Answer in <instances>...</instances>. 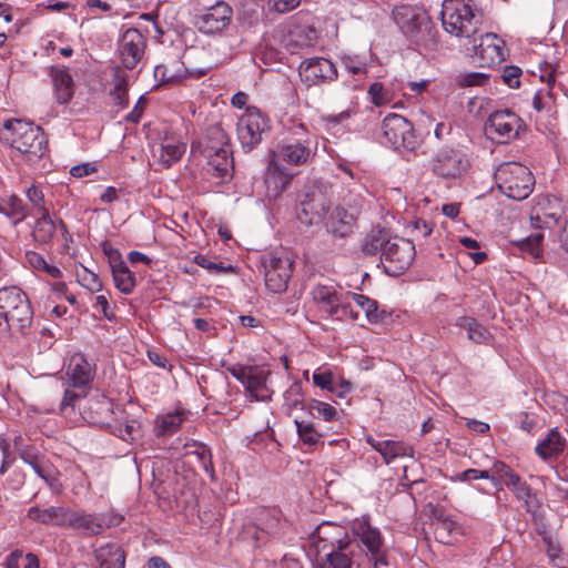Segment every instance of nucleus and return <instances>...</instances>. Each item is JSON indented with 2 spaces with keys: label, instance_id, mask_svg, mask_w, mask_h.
Returning a JSON list of instances; mask_svg holds the SVG:
<instances>
[{
  "label": "nucleus",
  "instance_id": "f257e3e1",
  "mask_svg": "<svg viewBox=\"0 0 568 568\" xmlns=\"http://www.w3.org/2000/svg\"><path fill=\"white\" fill-rule=\"evenodd\" d=\"M311 538L317 555L325 557L329 568H352L354 556L361 551L358 542L341 525L322 523Z\"/></svg>",
  "mask_w": 568,
  "mask_h": 568
},
{
  "label": "nucleus",
  "instance_id": "f03ea898",
  "mask_svg": "<svg viewBox=\"0 0 568 568\" xmlns=\"http://www.w3.org/2000/svg\"><path fill=\"white\" fill-rule=\"evenodd\" d=\"M440 16L444 30L455 37L471 38L481 24V13L471 0H445Z\"/></svg>",
  "mask_w": 568,
  "mask_h": 568
},
{
  "label": "nucleus",
  "instance_id": "7ed1b4c3",
  "mask_svg": "<svg viewBox=\"0 0 568 568\" xmlns=\"http://www.w3.org/2000/svg\"><path fill=\"white\" fill-rule=\"evenodd\" d=\"M0 318L6 331L26 334L30 328L33 312L26 293L17 286L0 288Z\"/></svg>",
  "mask_w": 568,
  "mask_h": 568
},
{
  "label": "nucleus",
  "instance_id": "20e7f679",
  "mask_svg": "<svg viewBox=\"0 0 568 568\" xmlns=\"http://www.w3.org/2000/svg\"><path fill=\"white\" fill-rule=\"evenodd\" d=\"M3 129L10 133L6 136L12 148L29 155V160L41 159L47 149V139L43 130L31 122L21 120H7Z\"/></svg>",
  "mask_w": 568,
  "mask_h": 568
},
{
  "label": "nucleus",
  "instance_id": "39448f33",
  "mask_svg": "<svg viewBox=\"0 0 568 568\" xmlns=\"http://www.w3.org/2000/svg\"><path fill=\"white\" fill-rule=\"evenodd\" d=\"M415 255L413 241L398 236L387 239L382 254L385 272L390 276L403 274L412 265Z\"/></svg>",
  "mask_w": 568,
  "mask_h": 568
},
{
  "label": "nucleus",
  "instance_id": "423d86ee",
  "mask_svg": "<svg viewBox=\"0 0 568 568\" xmlns=\"http://www.w3.org/2000/svg\"><path fill=\"white\" fill-rule=\"evenodd\" d=\"M393 18L400 30L416 44L425 43L426 37L432 33V22L426 12L419 8L408 4L396 7L393 11Z\"/></svg>",
  "mask_w": 568,
  "mask_h": 568
},
{
  "label": "nucleus",
  "instance_id": "0eeeda50",
  "mask_svg": "<svg viewBox=\"0 0 568 568\" xmlns=\"http://www.w3.org/2000/svg\"><path fill=\"white\" fill-rule=\"evenodd\" d=\"M382 133L384 138L382 142L394 150L413 151L418 145L413 124L399 114L389 113L384 118Z\"/></svg>",
  "mask_w": 568,
  "mask_h": 568
},
{
  "label": "nucleus",
  "instance_id": "6e6552de",
  "mask_svg": "<svg viewBox=\"0 0 568 568\" xmlns=\"http://www.w3.org/2000/svg\"><path fill=\"white\" fill-rule=\"evenodd\" d=\"M499 189L510 199L526 200L532 192L531 173L527 166L509 163L499 170Z\"/></svg>",
  "mask_w": 568,
  "mask_h": 568
},
{
  "label": "nucleus",
  "instance_id": "1a4fd4ad",
  "mask_svg": "<svg viewBox=\"0 0 568 568\" xmlns=\"http://www.w3.org/2000/svg\"><path fill=\"white\" fill-rule=\"evenodd\" d=\"M268 129V119L256 108L247 106L237 122V138L245 152L252 151L261 143Z\"/></svg>",
  "mask_w": 568,
  "mask_h": 568
},
{
  "label": "nucleus",
  "instance_id": "9d476101",
  "mask_svg": "<svg viewBox=\"0 0 568 568\" xmlns=\"http://www.w3.org/2000/svg\"><path fill=\"white\" fill-rule=\"evenodd\" d=\"M523 128V120L508 109L493 112L485 123L486 134L498 143H507L517 138Z\"/></svg>",
  "mask_w": 568,
  "mask_h": 568
},
{
  "label": "nucleus",
  "instance_id": "9b49d317",
  "mask_svg": "<svg viewBox=\"0 0 568 568\" xmlns=\"http://www.w3.org/2000/svg\"><path fill=\"white\" fill-rule=\"evenodd\" d=\"M352 531L367 549L374 566H387V551L378 528L373 527L368 517L357 518L352 524Z\"/></svg>",
  "mask_w": 568,
  "mask_h": 568
},
{
  "label": "nucleus",
  "instance_id": "f8f14e48",
  "mask_svg": "<svg viewBox=\"0 0 568 568\" xmlns=\"http://www.w3.org/2000/svg\"><path fill=\"white\" fill-rule=\"evenodd\" d=\"M265 286L272 293H283L292 276L293 262L287 256L268 253L262 257Z\"/></svg>",
  "mask_w": 568,
  "mask_h": 568
},
{
  "label": "nucleus",
  "instance_id": "ddd939ff",
  "mask_svg": "<svg viewBox=\"0 0 568 568\" xmlns=\"http://www.w3.org/2000/svg\"><path fill=\"white\" fill-rule=\"evenodd\" d=\"M467 156L457 149L443 148L432 160V170L435 175L444 180H457L468 169Z\"/></svg>",
  "mask_w": 568,
  "mask_h": 568
},
{
  "label": "nucleus",
  "instance_id": "4468645a",
  "mask_svg": "<svg viewBox=\"0 0 568 568\" xmlns=\"http://www.w3.org/2000/svg\"><path fill=\"white\" fill-rule=\"evenodd\" d=\"M123 517L115 514H87L70 509L67 527L89 535H99L110 527L119 526Z\"/></svg>",
  "mask_w": 568,
  "mask_h": 568
},
{
  "label": "nucleus",
  "instance_id": "2eb2a0df",
  "mask_svg": "<svg viewBox=\"0 0 568 568\" xmlns=\"http://www.w3.org/2000/svg\"><path fill=\"white\" fill-rule=\"evenodd\" d=\"M231 375L241 382L250 396L255 400L271 398L270 389L266 386L268 372L257 366L235 365L229 368Z\"/></svg>",
  "mask_w": 568,
  "mask_h": 568
},
{
  "label": "nucleus",
  "instance_id": "dca6fc26",
  "mask_svg": "<svg viewBox=\"0 0 568 568\" xmlns=\"http://www.w3.org/2000/svg\"><path fill=\"white\" fill-rule=\"evenodd\" d=\"M480 67H491L505 61L507 50L505 41L496 33L480 36L479 43L474 40V55Z\"/></svg>",
  "mask_w": 568,
  "mask_h": 568
},
{
  "label": "nucleus",
  "instance_id": "f3484780",
  "mask_svg": "<svg viewBox=\"0 0 568 568\" xmlns=\"http://www.w3.org/2000/svg\"><path fill=\"white\" fill-rule=\"evenodd\" d=\"M301 80L307 85H316L337 78L335 64L325 58L305 59L298 67Z\"/></svg>",
  "mask_w": 568,
  "mask_h": 568
},
{
  "label": "nucleus",
  "instance_id": "a211bd4d",
  "mask_svg": "<svg viewBox=\"0 0 568 568\" xmlns=\"http://www.w3.org/2000/svg\"><path fill=\"white\" fill-rule=\"evenodd\" d=\"M145 45V39L138 29L129 28L122 33L118 50L125 69L132 70L138 65L144 54Z\"/></svg>",
  "mask_w": 568,
  "mask_h": 568
},
{
  "label": "nucleus",
  "instance_id": "6ab92c4d",
  "mask_svg": "<svg viewBox=\"0 0 568 568\" xmlns=\"http://www.w3.org/2000/svg\"><path fill=\"white\" fill-rule=\"evenodd\" d=\"M270 155L281 163L285 162L290 165H302L306 163L311 156V142L308 139L298 140L288 138L282 141Z\"/></svg>",
  "mask_w": 568,
  "mask_h": 568
},
{
  "label": "nucleus",
  "instance_id": "aec40b11",
  "mask_svg": "<svg viewBox=\"0 0 568 568\" xmlns=\"http://www.w3.org/2000/svg\"><path fill=\"white\" fill-rule=\"evenodd\" d=\"M233 10L225 2H217L196 19L197 29L207 34L222 32L232 21Z\"/></svg>",
  "mask_w": 568,
  "mask_h": 568
},
{
  "label": "nucleus",
  "instance_id": "412c9836",
  "mask_svg": "<svg viewBox=\"0 0 568 568\" xmlns=\"http://www.w3.org/2000/svg\"><path fill=\"white\" fill-rule=\"evenodd\" d=\"M329 210L326 196L317 191L305 194L296 210L297 219L306 225L317 224Z\"/></svg>",
  "mask_w": 568,
  "mask_h": 568
},
{
  "label": "nucleus",
  "instance_id": "4be33fe9",
  "mask_svg": "<svg viewBox=\"0 0 568 568\" xmlns=\"http://www.w3.org/2000/svg\"><path fill=\"white\" fill-rule=\"evenodd\" d=\"M206 68L191 69L183 61L170 60L154 68V78L162 84L179 83L186 78H199L206 74Z\"/></svg>",
  "mask_w": 568,
  "mask_h": 568
},
{
  "label": "nucleus",
  "instance_id": "5701e85b",
  "mask_svg": "<svg viewBox=\"0 0 568 568\" xmlns=\"http://www.w3.org/2000/svg\"><path fill=\"white\" fill-rule=\"evenodd\" d=\"M294 173L270 155L268 165L264 176L266 195L277 199L291 184Z\"/></svg>",
  "mask_w": 568,
  "mask_h": 568
},
{
  "label": "nucleus",
  "instance_id": "b1692460",
  "mask_svg": "<svg viewBox=\"0 0 568 568\" xmlns=\"http://www.w3.org/2000/svg\"><path fill=\"white\" fill-rule=\"evenodd\" d=\"M94 374V366L82 354L71 356L65 372L71 387L87 389L93 382Z\"/></svg>",
  "mask_w": 568,
  "mask_h": 568
},
{
  "label": "nucleus",
  "instance_id": "393cba45",
  "mask_svg": "<svg viewBox=\"0 0 568 568\" xmlns=\"http://www.w3.org/2000/svg\"><path fill=\"white\" fill-rule=\"evenodd\" d=\"M55 100L59 104H68L74 95L73 78L65 67L52 65L49 68Z\"/></svg>",
  "mask_w": 568,
  "mask_h": 568
},
{
  "label": "nucleus",
  "instance_id": "a878e982",
  "mask_svg": "<svg viewBox=\"0 0 568 568\" xmlns=\"http://www.w3.org/2000/svg\"><path fill=\"white\" fill-rule=\"evenodd\" d=\"M356 216L344 207H335L325 220L326 231L335 239L348 236L355 226Z\"/></svg>",
  "mask_w": 568,
  "mask_h": 568
},
{
  "label": "nucleus",
  "instance_id": "bb28decb",
  "mask_svg": "<svg viewBox=\"0 0 568 568\" xmlns=\"http://www.w3.org/2000/svg\"><path fill=\"white\" fill-rule=\"evenodd\" d=\"M58 227L63 236L69 235L67 226L62 220H59L57 223L50 215L49 211H43V214H39V217L33 225V240L39 244H49L53 240Z\"/></svg>",
  "mask_w": 568,
  "mask_h": 568
},
{
  "label": "nucleus",
  "instance_id": "cd10ccee",
  "mask_svg": "<svg viewBox=\"0 0 568 568\" xmlns=\"http://www.w3.org/2000/svg\"><path fill=\"white\" fill-rule=\"evenodd\" d=\"M312 297L318 305L320 310L326 313L329 317L339 315L338 313L343 311V308H341V294L332 285H316L312 290Z\"/></svg>",
  "mask_w": 568,
  "mask_h": 568
},
{
  "label": "nucleus",
  "instance_id": "c85d7f7f",
  "mask_svg": "<svg viewBox=\"0 0 568 568\" xmlns=\"http://www.w3.org/2000/svg\"><path fill=\"white\" fill-rule=\"evenodd\" d=\"M70 508L51 506L41 509L33 506L28 509L27 516L30 520L43 525L67 526L69 519Z\"/></svg>",
  "mask_w": 568,
  "mask_h": 568
},
{
  "label": "nucleus",
  "instance_id": "c756f323",
  "mask_svg": "<svg viewBox=\"0 0 568 568\" xmlns=\"http://www.w3.org/2000/svg\"><path fill=\"white\" fill-rule=\"evenodd\" d=\"M535 54L542 57V61L539 62L540 80L548 85L552 84L555 82L554 65L559 60L557 44L555 42L550 44L539 42L538 50H535Z\"/></svg>",
  "mask_w": 568,
  "mask_h": 568
},
{
  "label": "nucleus",
  "instance_id": "7c9ffc66",
  "mask_svg": "<svg viewBox=\"0 0 568 568\" xmlns=\"http://www.w3.org/2000/svg\"><path fill=\"white\" fill-rule=\"evenodd\" d=\"M537 206L542 216L539 213L535 215V230L549 227V220L554 224L557 223L560 216V202L556 196L549 194L540 195Z\"/></svg>",
  "mask_w": 568,
  "mask_h": 568
},
{
  "label": "nucleus",
  "instance_id": "2f4dec72",
  "mask_svg": "<svg viewBox=\"0 0 568 568\" xmlns=\"http://www.w3.org/2000/svg\"><path fill=\"white\" fill-rule=\"evenodd\" d=\"M95 560L100 568H124L125 552L114 542H108L94 550Z\"/></svg>",
  "mask_w": 568,
  "mask_h": 568
},
{
  "label": "nucleus",
  "instance_id": "473e14b6",
  "mask_svg": "<svg viewBox=\"0 0 568 568\" xmlns=\"http://www.w3.org/2000/svg\"><path fill=\"white\" fill-rule=\"evenodd\" d=\"M200 145L204 158H211L212 155L222 152V150H231L229 136L219 125H212L206 130L205 139L200 143Z\"/></svg>",
  "mask_w": 568,
  "mask_h": 568
},
{
  "label": "nucleus",
  "instance_id": "72a5a7b5",
  "mask_svg": "<svg viewBox=\"0 0 568 568\" xmlns=\"http://www.w3.org/2000/svg\"><path fill=\"white\" fill-rule=\"evenodd\" d=\"M84 418L89 423L101 424L112 414V403L104 395H98L85 400Z\"/></svg>",
  "mask_w": 568,
  "mask_h": 568
},
{
  "label": "nucleus",
  "instance_id": "f704fd0d",
  "mask_svg": "<svg viewBox=\"0 0 568 568\" xmlns=\"http://www.w3.org/2000/svg\"><path fill=\"white\" fill-rule=\"evenodd\" d=\"M20 458L32 467L34 473L43 479L50 487H54L58 479L52 467L38 456L32 447H26L20 450Z\"/></svg>",
  "mask_w": 568,
  "mask_h": 568
},
{
  "label": "nucleus",
  "instance_id": "c9c22d12",
  "mask_svg": "<svg viewBox=\"0 0 568 568\" xmlns=\"http://www.w3.org/2000/svg\"><path fill=\"white\" fill-rule=\"evenodd\" d=\"M564 448L565 439L559 432L554 429L535 447V453L545 462L552 463L564 452Z\"/></svg>",
  "mask_w": 568,
  "mask_h": 568
},
{
  "label": "nucleus",
  "instance_id": "e433bc0d",
  "mask_svg": "<svg viewBox=\"0 0 568 568\" xmlns=\"http://www.w3.org/2000/svg\"><path fill=\"white\" fill-rule=\"evenodd\" d=\"M186 418H187V415L183 410H175V412L159 416L156 419V425H155V435L156 436L173 435L181 428L183 422H185Z\"/></svg>",
  "mask_w": 568,
  "mask_h": 568
},
{
  "label": "nucleus",
  "instance_id": "4c0bfd02",
  "mask_svg": "<svg viewBox=\"0 0 568 568\" xmlns=\"http://www.w3.org/2000/svg\"><path fill=\"white\" fill-rule=\"evenodd\" d=\"M258 524L253 529L256 541L264 540L265 535H273L280 526V515L276 510L263 509L257 518Z\"/></svg>",
  "mask_w": 568,
  "mask_h": 568
},
{
  "label": "nucleus",
  "instance_id": "58836bf2",
  "mask_svg": "<svg viewBox=\"0 0 568 568\" xmlns=\"http://www.w3.org/2000/svg\"><path fill=\"white\" fill-rule=\"evenodd\" d=\"M538 546L546 551L550 564L555 567H562L565 559L557 530L548 531V535L540 538Z\"/></svg>",
  "mask_w": 568,
  "mask_h": 568
},
{
  "label": "nucleus",
  "instance_id": "ea45409f",
  "mask_svg": "<svg viewBox=\"0 0 568 568\" xmlns=\"http://www.w3.org/2000/svg\"><path fill=\"white\" fill-rule=\"evenodd\" d=\"M353 301L364 313L368 322L379 323L384 322L388 317V313L385 310L379 311L376 301L362 294H352Z\"/></svg>",
  "mask_w": 568,
  "mask_h": 568
},
{
  "label": "nucleus",
  "instance_id": "a19ab883",
  "mask_svg": "<svg viewBox=\"0 0 568 568\" xmlns=\"http://www.w3.org/2000/svg\"><path fill=\"white\" fill-rule=\"evenodd\" d=\"M378 446L379 448L382 447L381 455L386 464L392 463L398 457L414 456L413 447L404 442L383 440V444H379Z\"/></svg>",
  "mask_w": 568,
  "mask_h": 568
},
{
  "label": "nucleus",
  "instance_id": "79ce46f5",
  "mask_svg": "<svg viewBox=\"0 0 568 568\" xmlns=\"http://www.w3.org/2000/svg\"><path fill=\"white\" fill-rule=\"evenodd\" d=\"M456 324L465 329L468 338L475 343H488L491 338L489 331L473 317H460Z\"/></svg>",
  "mask_w": 568,
  "mask_h": 568
},
{
  "label": "nucleus",
  "instance_id": "37998d69",
  "mask_svg": "<svg viewBox=\"0 0 568 568\" xmlns=\"http://www.w3.org/2000/svg\"><path fill=\"white\" fill-rule=\"evenodd\" d=\"M231 150H222V152L205 158L209 166V171H212L217 178H225L230 175L233 169V159L231 156Z\"/></svg>",
  "mask_w": 568,
  "mask_h": 568
},
{
  "label": "nucleus",
  "instance_id": "c03bdc74",
  "mask_svg": "<svg viewBox=\"0 0 568 568\" xmlns=\"http://www.w3.org/2000/svg\"><path fill=\"white\" fill-rule=\"evenodd\" d=\"M185 152V144L180 142L164 141L159 148V162L164 168H170L178 162Z\"/></svg>",
  "mask_w": 568,
  "mask_h": 568
},
{
  "label": "nucleus",
  "instance_id": "a18cd8bd",
  "mask_svg": "<svg viewBox=\"0 0 568 568\" xmlns=\"http://www.w3.org/2000/svg\"><path fill=\"white\" fill-rule=\"evenodd\" d=\"M115 287L123 294H131L136 286V278L126 264L111 271Z\"/></svg>",
  "mask_w": 568,
  "mask_h": 568
},
{
  "label": "nucleus",
  "instance_id": "49530a36",
  "mask_svg": "<svg viewBox=\"0 0 568 568\" xmlns=\"http://www.w3.org/2000/svg\"><path fill=\"white\" fill-rule=\"evenodd\" d=\"M306 409L314 418H322L325 422H333L338 417V413L333 405L316 399H311L306 404Z\"/></svg>",
  "mask_w": 568,
  "mask_h": 568
},
{
  "label": "nucleus",
  "instance_id": "de8ad7c7",
  "mask_svg": "<svg viewBox=\"0 0 568 568\" xmlns=\"http://www.w3.org/2000/svg\"><path fill=\"white\" fill-rule=\"evenodd\" d=\"M0 211L11 219L13 225L22 222L28 215L26 205L22 200L17 196H10L8 202L1 206Z\"/></svg>",
  "mask_w": 568,
  "mask_h": 568
},
{
  "label": "nucleus",
  "instance_id": "09e8293b",
  "mask_svg": "<svg viewBox=\"0 0 568 568\" xmlns=\"http://www.w3.org/2000/svg\"><path fill=\"white\" fill-rule=\"evenodd\" d=\"M85 397V389H79V392L73 389H65L63 398L60 403V412L63 414H68L74 412L75 408H79L80 410L83 409L82 402Z\"/></svg>",
  "mask_w": 568,
  "mask_h": 568
},
{
  "label": "nucleus",
  "instance_id": "8fccbe9b",
  "mask_svg": "<svg viewBox=\"0 0 568 568\" xmlns=\"http://www.w3.org/2000/svg\"><path fill=\"white\" fill-rule=\"evenodd\" d=\"M386 241L387 240L385 239V234L382 230L372 231L366 235L362 244V252L365 255H376L381 251L383 252Z\"/></svg>",
  "mask_w": 568,
  "mask_h": 568
},
{
  "label": "nucleus",
  "instance_id": "3c124183",
  "mask_svg": "<svg viewBox=\"0 0 568 568\" xmlns=\"http://www.w3.org/2000/svg\"><path fill=\"white\" fill-rule=\"evenodd\" d=\"M284 402L288 412L294 408H306L301 382H294L284 393Z\"/></svg>",
  "mask_w": 568,
  "mask_h": 568
},
{
  "label": "nucleus",
  "instance_id": "603ef678",
  "mask_svg": "<svg viewBox=\"0 0 568 568\" xmlns=\"http://www.w3.org/2000/svg\"><path fill=\"white\" fill-rule=\"evenodd\" d=\"M291 36L300 47H311L318 38L316 29L311 26L297 27L291 32Z\"/></svg>",
  "mask_w": 568,
  "mask_h": 568
},
{
  "label": "nucleus",
  "instance_id": "864d4df0",
  "mask_svg": "<svg viewBox=\"0 0 568 568\" xmlns=\"http://www.w3.org/2000/svg\"><path fill=\"white\" fill-rule=\"evenodd\" d=\"M297 434L304 444L315 445L321 438V434L315 429L313 423L304 420H294Z\"/></svg>",
  "mask_w": 568,
  "mask_h": 568
},
{
  "label": "nucleus",
  "instance_id": "5fc2aeb1",
  "mask_svg": "<svg viewBox=\"0 0 568 568\" xmlns=\"http://www.w3.org/2000/svg\"><path fill=\"white\" fill-rule=\"evenodd\" d=\"M489 74L484 72L460 73L456 81L460 88L483 87L488 82Z\"/></svg>",
  "mask_w": 568,
  "mask_h": 568
},
{
  "label": "nucleus",
  "instance_id": "6e6d98bb",
  "mask_svg": "<svg viewBox=\"0 0 568 568\" xmlns=\"http://www.w3.org/2000/svg\"><path fill=\"white\" fill-rule=\"evenodd\" d=\"M435 526V534L442 540L449 537L454 531L459 529L455 520L444 515L436 517Z\"/></svg>",
  "mask_w": 568,
  "mask_h": 568
},
{
  "label": "nucleus",
  "instance_id": "4d7b16f0",
  "mask_svg": "<svg viewBox=\"0 0 568 568\" xmlns=\"http://www.w3.org/2000/svg\"><path fill=\"white\" fill-rule=\"evenodd\" d=\"M521 69L516 65H505L499 77L509 88H518L520 84Z\"/></svg>",
  "mask_w": 568,
  "mask_h": 568
},
{
  "label": "nucleus",
  "instance_id": "13d9d810",
  "mask_svg": "<svg viewBox=\"0 0 568 568\" xmlns=\"http://www.w3.org/2000/svg\"><path fill=\"white\" fill-rule=\"evenodd\" d=\"M26 195L33 207L38 210L39 214H43V211H49L45 205L44 194L41 189L36 185H31L27 190Z\"/></svg>",
  "mask_w": 568,
  "mask_h": 568
},
{
  "label": "nucleus",
  "instance_id": "bf43d9fd",
  "mask_svg": "<svg viewBox=\"0 0 568 568\" xmlns=\"http://www.w3.org/2000/svg\"><path fill=\"white\" fill-rule=\"evenodd\" d=\"M110 95L116 105H120L121 108L128 106V89L124 79L116 80V83L113 90H111Z\"/></svg>",
  "mask_w": 568,
  "mask_h": 568
},
{
  "label": "nucleus",
  "instance_id": "052dcab7",
  "mask_svg": "<svg viewBox=\"0 0 568 568\" xmlns=\"http://www.w3.org/2000/svg\"><path fill=\"white\" fill-rule=\"evenodd\" d=\"M557 527L555 523L551 521L550 518L546 517L541 513L535 511V532L538 534L540 538L545 537L548 531H555Z\"/></svg>",
  "mask_w": 568,
  "mask_h": 568
},
{
  "label": "nucleus",
  "instance_id": "680f3d73",
  "mask_svg": "<svg viewBox=\"0 0 568 568\" xmlns=\"http://www.w3.org/2000/svg\"><path fill=\"white\" fill-rule=\"evenodd\" d=\"M505 484L507 485V487L513 489V491L516 494V497L519 500H521L524 506L526 507V509L529 510V501H528V499L530 497L529 487L525 483H521L519 477H518L517 483H510V480H506Z\"/></svg>",
  "mask_w": 568,
  "mask_h": 568
},
{
  "label": "nucleus",
  "instance_id": "e2e57ef3",
  "mask_svg": "<svg viewBox=\"0 0 568 568\" xmlns=\"http://www.w3.org/2000/svg\"><path fill=\"white\" fill-rule=\"evenodd\" d=\"M0 452L2 453V463L0 466V475H4L8 471V469L12 466L16 458L10 453V444L2 436H0Z\"/></svg>",
  "mask_w": 568,
  "mask_h": 568
},
{
  "label": "nucleus",
  "instance_id": "0e129e2a",
  "mask_svg": "<svg viewBox=\"0 0 568 568\" xmlns=\"http://www.w3.org/2000/svg\"><path fill=\"white\" fill-rule=\"evenodd\" d=\"M102 250L108 257L111 271L125 264V262L122 260L120 251L112 247V245L108 242L102 244Z\"/></svg>",
  "mask_w": 568,
  "mask_h": 568
},
{
  "label": "nucleus",
  "instance_id": "69168bd1",
  "mask_svg": "<svg viewBox=\"0 0 568 568\" xmlns=\"http://www.w3.org/2000/svg\"><path fill=\"white\" fill-rule=\"evenodd\" d=\"M194 261L199 266H201L212 273H215V274L224 273L230 268V267H225L222 263H215V262L211 261L207 256L202 255V254L196 255Z\"/></svg>",
  "mask_w": 568,
  "mask_h": 568
},
{
  "label": "nucleus",
  "instance_id": "338daca9",
  "mask_svg": "<svg viewBox=\"0 0 568 568\" xmlns=\"http://www.w3.org/2000/svg\"><path fill=\"white\" fill-rule=\"evenodd\" d=\"M491 473L499 476L500 478L506 480H510V483L518 481V475H516L505 463L497 460L494 463Z\"/></svg>",
  "mask_w": 568,
  "mask_h": 568
},
{
  "label": "nucleus",
  "instance_id": "774afa93",
  "mask_svg": "<svg viewBox=\"0 0 568 568\" xmlns=\"http://www.w3.org/2000/svg\"><path fill=\"white\" fill-rule=\"evenodd\" d=\"M313 382L316 386L321 387L322 389L333 390V374L331 371H315L313 373Z\"/></svg>",
  "mask_w": 568,
  "mask_h": 568
}]
</instances>
